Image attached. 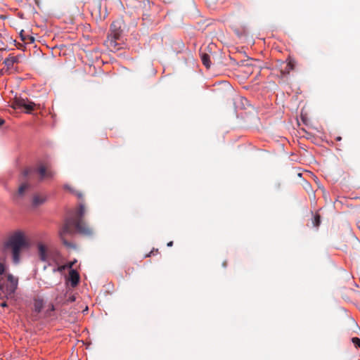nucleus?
Instances as JSON below:
<instances>
[{"mask_svg":"<svg viewBox=\"0 0 360 360\" xmlns=\"http://www.w3.org/2000/svg\"><path fill=\"white\" fill-rule=\"evenodd\" d=\"M1 306L2 307H6V306H7V304H6V302H2V303L1 304Z\"/></svg>","mask_w":360,"mask_h":360,"instance_id":"cd10ccee","label":"nucleus"},{"mask_svg":"<svg viewBox=\"0 0 360 360\" xmlns=\"http://www.w3.org/2000/svg\"><path fill=\"white\" fill-rule=\"evenodd\" d=\"M5 121L2 118H0V127L4 124Z\"/></svg>","mask_w":360,"mask_h":360,"instance_id":"a878e982","label":"nucleus"},{"mask_svg":"<svg viewBox=\"0 0 360 360\" xmlns=\"http://www.w3.org/2000/svg\"><path fill=\"white\" fill-rule=\"evenodd\" d=\"M352 342L357 347H360V339L359 338H353L352 339Z\"/></svg>","mask_w":360,"mask_h":360,"instance_id":"aec40b11","label":"nucleus"},{"mask_svg":"<svg viewBox=\"0 0 360 360\" xmlns=\"http://www.w3.org/2000/svg\"><path fill=\"white\" fill-rule=\"evenodd\" d=\"M64 188H65V189L68 190L69 191H70L71 193H72L75 195H77V197L79 200H82L83 199L84 195H83V194L80 191L75 190L73 188H72L69 185H65Z\"/></svg>","mask_w":360,"mask_h":360,"instance_id":"4468645a","label":"nucleus"},{"mask_svg":"<svg viewBox=\"0 0 360 360\" xmlns=\"http://www.w3.org/2000/svg\"><path fill=\"white\" fill-rule=\"evenodd\" d=\"M34 172H37L39 174L41 179L49 178L53 175V172L48 169V168L44 165H40L36 170L30 168L25 169L22 172V174L24 177L30 176Z\"/></svg>","mask_w":360,"mask_h":360,"instance_id":"7ed1b4c3","label":"nucleus"},{"mask_svg":"<svg viewBox=\"0 0 360 360\" xmlns=\"http://www.w3.org/2000/svg\"><path fill=\"white\" fill-rule=\"evenodd\" d=\"M120 37V33L115 32L113 34L108 35L107 39L105 41V44L111 51H115L120 49V46L117 43V40Z\"/></svg>","mask_w":360,"mask_h":360,"instance_id":"6e6552de","label":"nucleus"},{"mask_svg":"<svg viewBox=\"0 0 360 360\" xmlns=\"http://www.w3.org/2000/svg\"><path fill=\"white\" fill-rule=\"evenodd\" d=\"M341 139H342V138L340 136H338L336 138V140L338 141H341Z\"/></svg>","mask_w":360,"mask_h":360,"instance_id":"c756f323","label":"nucleus"},{"mask_svg":"<svg viewBox=\"0 0 360 360\" xmlns=\"http://www.w3.org/2000/svg\"><path fill=\"white\" fill-rule=\"evenodd\" d=\"M201 60L202 62V64L207 68H210L211 62H210V57L207 53H202L201 55Z\"/></svg>","mask_w":360,"mask_h":360,"instance_id":"ddd939ff","label":"nucleus"},{"mask_svg":"<svg viewBox=\"0 0 360 360\" xmlns=\"http://www.w3.org/2000/svg\"><path fill=\"white\" fill-rule=\"evenodd\" d=\"M0 290H4V284L2 283L1 280L0 279Z\"/></svg>","mask_w":360,"mask_h":360,"instance_id":"b1692460","label":"nucleus"},{"mask_svg":"<svg viewBox=\"0 0 360 360\" xmlns=\"http://www.w3.org/2000/svg\"><path fill=\"white\" fill-rule=\"evenodd\" d=\"M86 213V210L85 205L83 203H80L78 210L75 214L73 221L71 225H86L88 222L85 217Z\"/></svg>","mask_w":360,"mask_h":360,"instance_id":"20e7f679","label":"nucleus"},{"mask_svg":"<svg viewBox=\"0 0 360 360\" xmlns=\"http://www.w3.org/2000/svg\"><path fill=\"white\" fill-rule=\"evenodd\" d=\"M65 269V266H60L58 267L57 271H62Z\"/></svg>","mask_w":360,"mask_h":360,"instance_id":"5701e85b","label":"nucleus"},{"mask_svg":"<svg viewBox=\"0 0 360 360\" xmlns=\"http://www.w3.org/2000/svg\"><path fill=\"white\" fill-rule=\"evenodd\" d=\"M168 247H172L173 245V241H170L167 245Z\"/></svg>","mask_w":360,"mask_h":360,"instance_id":"bb28decb","label":"nucleus"},{"mask_svg":"<svg viewBox=\"0 0 360 360\" xmlns=\"http://www.w3.org/2000/svg\"><path fill=\"white\" fill-rule=\"evenodd\" d=\"M312 222L314 225H319L321 224V215L318 212L314 214Z\"/></svg>","mask_w":360,"mask_h":360,"instance_id":"f3484780","label":"nucleus"},{"mask_svg":"<svg viewBox=\"0 0 360 360\" xmlns=\"http://www.w3.org/2000/svg\"><path fill=\"white\" fill-rule=\"evenodd\" d=\"M68 300L70 302H74L75 300V298L74 296H71V297H69Z\"/></svg>","mask_w":360,"mask_h":360,"instance_id":"393cba45","label":"nucleus"},{"mask_svg":"<svg viewBox=\"0 0 360 360\" xmlns=\"http://www.w3.org/2000/svg\"><path fill=\"white\" fill-rule=\"evenodd\" d=\"M28 186L29 185L27 184H22L18 188V195H22Z\"/></svg>","mask_w":360,"mask_h":360,"instance_id":"a211bd4d","label":"nucleus"},{"mask_svg":"<svg viewBox=\"0 0 360 360\" xmlns=\"http://www.w3.org/2000/svg\"><path fill=\"white\" fill-rule=\"evenodd\" d=\"M20 37H21V39L25 42V43H32L34 41V38L32 36H25L22 34V32H20Z\"/></svg>","mask_w":360,"mask_h":360,"instance_id":"dca6fc26","label":"nucleus"},{"mask_svg":"<svg viewBox=\"0 0 360 360\" xmlns=\"http://www.w3.org/2000/svg\"><path fill=\"white\" fill-rule=\"evenodd\" d=\"M75 227L77 228V231L78 232H81V233H84L86 228H87V226H75Z\"/></svg>","mask_w":360,"mask_h":360,"instance_id":"412c9836","label":"nucleus"},{"mask_svg":"<svg viewBox=\"0 0 360 360\" xmlns=\"http://www.w3.org/2000/svg\"><path fill=\"white\" fill-rule=\"evenodd\" d=\"M6 246L11 250L13 262L15 264H18L20 260L21 250L23 248H28L30 243L23 231H16L10 235Z\"/></svg>","mask_w":360,"mask_h":360,"instance_id":"f257e3e1","label":"nucleus"},{"mask_svg":"<svg viewBox=\"0 0 360 360\" xmlns=\"http://www.w3.org/2000/svg\"><path fill=\"white\" fill-rule=\"evenodd\" d=\"M18 63V58L16 56H9V57L6 58L4 61V63L5 64L8 70L12 69L13 68L14 64Z\"/></svg>","mask_w":360,"mask_h":360,"instance_id":"9d476101","label":"nucleus"},{"mask_svg":"<svg viewBox=\"0 0 360 360\" xmlns=\"http://www.w3.org/2000/svg\"><path fill=\"white\" fill-rule=\"evenodd\" d=\"M357 228H358V229H359V230H360V226H357Z\"/></svg>","mask_w":360,"mask_h":360,"instance_id":"7c9ffc66","label":"nucleus"},{"mask_svg":"<svg viewBox=\"0 0 360 360\" xmlns=\"http://www.w3.org/2000/svg\"><path fill=\"white\" fill-rule=\"evenodd\" d=\"M18 280L12 274L7 275V283L4 285L6 292L8 295H13L18 288Z\"/></svg>","mask_w":360,"mask_h":360,"instance_id":"0eeeda50","label":"nucleus"},{"mask_svg":"<svg viewBox=\"0 0 360 360\" xmlns=\"http://www.w3.org/2000/svg\"><path fill=\"white\" fill-rule=\"evenodd\" d=\"M36 245L39 259L44 262H49L51 252L49 247L48 240L46 239L44 242L38 241Z\"/></svg>","mask_w":360,"mask_h":360,"instance_id":"f03ea898","label":"nucleus"},{"mask_svg":"<svg viewBox=\"0 0 360 360\" xmlns=\"http://www.w3.org/2000/svg\"><path fill=\"white\" fill-rule=\"evenodd\" d=\"M295 61L291 58H289L288 59L287 63L281 61L279 63V70L281 76L282 77H284L288 75L290 72L295 69Z\"/></svg>","mask_w":360,"mask_h":360,"instance_id":"423d86ee","label":"nucleus"},{"mask_svg":"<svg viewBox=\"0 0 360 360\" xmlns=\"http://www.w3.org/2000/svg\"><path fill=\"white\" fill-rule=\"evenodd\" d=\"M110 31H111V33L110 34H115V32H120V30L118 29V27H117V25L115 22H112L110 25Z\"/></svg>","mask_w":360,"mask_h":360,"instance_id":"6ab92c4d","label":"nucleus"},{"mask_svg":"<svg viewBox=\"0 0 360 360\" xmlns=\"http://www.w3.org/2000/svg\"><path fill=\"white\" fill-rule=\"evenodd\" d=\"M69 279L71 282V285L75 287L79 283V275L75 270L71 269L69 273Z\"/></svg>","mask_w":360,"mask_h":360,"instance_id":"1a4fd4ad","label":"nucleus"},{"mask_svg":"<svg viewBox=\"0 0 360 360\" xmlns=\"http://www.w3.org/2000/svg\"><path fill=\"white\" fill-rule=\"evenodd\" d=\"M45 201V198L40 195H34L33 198L32 203L34 206H39Z\"/></svg>","mask_w":360,"mask_h":360,"instance_id":"2eb2a0df","label":"nucleus"},{"mask_svg":"<svg viewBox=\"0 0 360 360\" xmlns=\"http://www.w3.org/2000/svg\"><path fill=\"white\" fill-rule=\"evenodd\" d=\"M5 272V266L3 263H0V275L4 274Z\"/></svg>","mask_w":360,"mask_h":360,"instance_id":"4be33fe9","label":"nucleus"},{"mask_svg":"<svg viewBox=\"0 0 360 360\" xmlns=\"http://www.w3.org/2000/svg\"><path fill=\"white\" fill-rule=\"evenodd\" d=\"M152 254H153V250H152L148 255H147L146 257H150Z\"/></svg>","mask_w":360,"mask_h":360,"instance_id":"c85d7f7f","label":"nucleus"},{"mask_svg":"<svg viewBox=\"0 0 360 360\" xmlns=\"http://www.w3.org/2000/svg\"><path fill=\"white\" fill-rule=\"evenodd\" d=\"M44 307V302L41 299H35L34 302V311L37 313L40 312Z\"/></svg>","mask_w":360,"mask_h":360,"instance_id":"f8f14e48","label":"nucleus"},{"mask_svg":"<svg viewBox=\"0 0 360 360\" xmlns=\"http://www.w3.org/2000/svg\"><path fill=\"white\" fill-rule=\"evenodd\" d=\"M72 226H63V229L60 231V238L61 240H63V243L66 245H68L69 243H68V241L65 240V235L67 233H69L70 232V229H71Z\"/></svg>","mask_w":360,"mask_h":360,"instance_id":"9b49d317","label":"nucleus"},{"mask_svg":"<svg viewBox=\"0 0 360 360\" xmlns=\"http://www.w3.org/2000/svg\"><path fill=\"white\" fill-rule=\"evenodd\" d=\"M34 105L35 104L33 102L21 97H15L12 105L15 109L24 108L28 112L34 110Z\"/></svg>","mask_w":360,"mask_h":360,"instance_id":"39448f33","label":"nucleus"}]
</instances>
